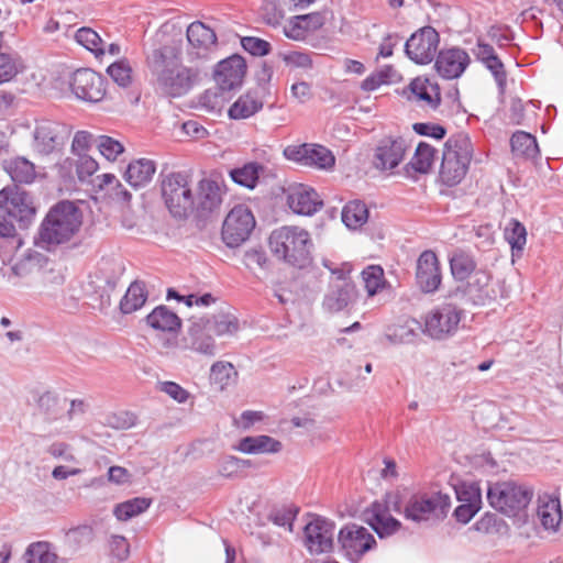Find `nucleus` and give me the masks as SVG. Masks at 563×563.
<instances>
[{"label": "nucleus", "instance_id": "1", "mask_svg": "<svg viewBox=\"0 0 563 563\" xmlns=\"http://www.w3.org/2000/svg\"><path fill=\"white\" fill-rule=\"evenodd\" d=\"M183 43L173 42L148 56V66L156 76L161 89L168 96L185 95L191 87L201 80L203 69L200 64L186 66L183 56Z\"/></svg>", "mask_w": 563, "mask_h": 563}, {"label": "nucleus", "instance_id": "2", "mask_svg": "<svg viewBox=\"0 0 563 563\" xmlns=\"http://www.w3.org/2000/svg\"><path fill=\"white\" fill-rule=\"evenodd\" d=\"M532 497L531 487L511 481L492 483L487 488V499L495 512L516 526L527 521L528 506Z\"/></svg>", "mask_w": 563, "mask_h": 563}, {"label": "nucleus", "instance_id": "3", "mask_svg": "<svg viewBox=\"0 0 563 563\" xmlns=\"http://www.w3.org/2000/svg\"><path fill=\"white\" fill-rule=\"evenodd\" d=\"M81 223L82 213L74 202H58L43 220L38 242L47 249L67 243L79 231Z\"/></svg>", "mask_w": 563, "mask_h": 563}, {"label": "nucleus", "instance_id": "4", "mask_svg": "<svg viewBox=\"0 0 563 563\" xmlns=\"http://www.w3.org/2000/svg\"><path fill=\"white\" fill-rule=\"evenodd\" d=\"M312 241L310 234L299 227H282L272 232V252L291 266L303 268L311 262Z\"/></svg>", "mask_w": 563, "mask_h": 563}, {"label": "nucleus", "instance_id": "5", "mask_svg": "<svg viewBox=\"0 0 563 563\" xmlns=\"http://www.w3.org/2000/svg\"><path fill=\"white\" fill-rule=\"evenodd\" d=\"M161 194L174 218L186 219L195 212V194L188 174L178 172L165 175L161 181Z\"/></svg>", "mask_w": 563, "mask_h": 563}, {"label": "nucleus", "instance_id": "6", "mask_svg": "<svg viewBox=\"0 0 563 563\" xmlns=\"http://www.w3.org/2000/svg\"><path fill=\"white\" fill-rule=\"evenodd\" d=\"M473 155L470 137L457 133L448 139L444 144L440 176L444 184H459L466 175Z\"/></svg>", "mask_w": 563, "mask_h": 563}, {"label": "nucleus", "instance_id": "7", "mask_svg": "<svg viewBox=\"0 0 563 563\" xmlns=\"http://www.w3.org/2000/svg\"><path fill=\"white\" fill-rule=\"evenodd\" d=\"M323 265L330 271V279L322 305L329 312H339L355 299V286L343 268H332L328 261H323Z\"/></svg>", "mask_w": 563, "mask_h": 563}, {"label": "nucleus", "instance_id": "8", "mask_svg": "<svg viewBox=\"0 0 563 563\" xmlns=\"http://www.w3.org/2000/svg\"><path fill=\"white\" fill-rule=\"evenodd\" d=\"M462 316L461 308L451 302H444L426 316L423 331L432 339L444 340L457 331Z\"/></svg>", "mask_w": 563, "mask_h": 563}, {"label": "nucleus", "instance_id": "9", "mask_svg": "<svg viewBox=\"0 0 563 563\" xmlns=\"http://www.w3.org/2000/svg\"><path fill=\"white\" fill-rule=\"evenodd\" d=\"M255 228V218L249 207L238 205L231 209L222 225V240L229 247L244 243Z\"/></svg>", "mask_w": 563, "mask_h": 563}, {"label": "nucleus", "instance_id": "10", "mask_svg": "<svg viewBox=\"0 0 563 563\" xmlns=\"http://www.w3.org/2000/svg\"><path fill=\"white\" fill-rule=\"evenodd\" d=\"M338 544L345 559L357 561L376 545V540L365 527L347 523L338 532Z\"/></svg>", "mask_w": 563, "mask_h": 563}, {"label": "nucleus", "instance_id": "11", "mask_svg": "<svg viewBox=\"0 0 563 563\" xmlns=\"http://www.w3.org/2000/svg\"><path fill=\"white\" fill-rule=\"evenodd\" d=\"M3 262L8 261L1 268L2 277L13 286H20L21 280L32 275H38L42 263L45 261L44 256L37 252H25L18 255V251H12L11 254L2 256Z\"/></svg>", "mask_w": 563, "mask_h": 563}, {"label": "nucleus", "instance_id": "12", "mask_svg": "<svg viewBox=\"0 0 563 563\" xmlns=\"http://www.w3.org/2000/svg\"><path fill=\"white\" fill-rule=\"evenodd\" d=\"M450 497L441 493L413 495L405 507V517L415 522L444 516Z\"/></svg>", "mask_w": 563, "mask_h": 563}, {"label": "nucleus", "instance_id": "13", "mask_svg": "<svg viewBox=\"0 0 563 563\" xmlns=\"http://www.w3.org/2000/svg\"><path fill=\"white\" fill-rule=\"evenodd\" d=\"M69 133V129L62 123L51 120L36 121L32 147L38 155L47 156L64 146Z\"/></svg>", "mask_w": 563, "mask_h": 563}, {"label": "nucleus", "instance_id": "14", "mask_svg": "<svg viewBox=\"0 0 563 563\" xmlns=\"http://www.w3.org/2000/svg\"><path fill=\"white\" fill-rule=\"evenodd\" d=\"M335 523L316 517L303 528V545L312 555L327 554L334 549Z\"/></svg>", "mask_w": 563, "mask_h": 563}, {"label": "nucleus", "instance_id": "15", "mask_svg": "<svg viewBox=\"0 0 563 563\" xmlns=\"http://www.w3.org/2000/svg\"><path fill=\"white\" fill-rule=\"evenodd\" d=\"M186 51L183 56L188 63L206 59L217 45V35L212 29L200 21L192 22L186 32Z\"/></svg>", "mask_w": 563, "mask_h": 563}, {"label": "nucleus", "instance_id": "16", "mask_svg": "<svg viewBox=\"0 0 563 563\" xmlns=\"http://www.w3.org/2000/svg\"><path fill=\"white\" fill-rule=\"evenodd\" d=\"M439 42V33L431 26H424L409 37L406 42L405 51L415 63L428 64L433 60L438 52Z\"/></svg>", "mask_w": 563, "mask_h": 563}, {"label": "nucleus", "instance_id": "17", "mask_svg": "<svg viewBox=\"0 0 563 563\" xmlns=\"http://www.w3.org/2000/svg\"><path fill=\"white\" fill-rule=\"evenodd\" d=\"M0 213L25 225L35 214V208L27 192L16 188H3L0 190Z\"/></svg>", "mask_w": 563, "mask_h": 563}, {"label": "nucleus", "instance_id": "18", "mask_svg": "<svg viewBox=\"0 0 563 563\" xmlns=\"http://www.w3.org/2000/svg\"><path fill=\"white\" fill-rule=\"evenodd\" d=\"M285 156L307 167L331 168L335 158L331 151L319 144L289 145L284 150Z\"/></svg>", "mask_w": 563, "mask_h": 563}, {"label": "nucleus", "instance_id": "19", "mask_svg": "<svg viewBox=\"0 0 563 563\" xmlns=\"http://www.w3.org/2000/svg\"><path fill=\"white\" fill-rule=\"evenodd\" d=\"M210 333L211 330H209L208 320L205 317L192 318L181 339L183 347L207 356H214L217 346Z\"/></svg>", "mask_w": 563, "mask_h": 563}, {"label": "nucleus", "instance_id": "20", "mask_svg": "<svg viewBox=\"0 0 563 563\" xmlns=\"http://www.w3.org/2000/svg\"><path fill=\"white\" fill-rule=\"evenodd\" d=\"M223 184L212 177L202 178L198 183V191L195 195V211L201 218L219 211L224 195Z\"/></svg>", "mask_w": 563, "mask_h": 563}, {"label": "nucleus", "instance_id": "21", "mask_svg": "<svg viewBox=\"0 0 563 563\" xmlns=\"http://www.w3.org/2000/svg\"><path fill=\"white\" fill-rule=\"evenodd\" d=\"M70 87L78 99L98 102L104 93L102 77L89 68L77 69L71 77Z\"/></svg>", "mask_w": 563, "mask_h": 563}, {"label": "nucleus", "instance_id": "22", "mask_svg": "<svg viewBox=\"0 0 563 563\" xmlns=\"http://www.w3.org/2000/svg\"><path fill=\"white\" fill-rule=\"evenodd\" d=\"M364 521L380 537H389L397 532L400 522L390 515L387 500L374 501L364 511Z\"/></svg>", "mask_w": 563, "mask_h": 563}, {"label": "nucleus", "instance_id": "23", "mask_svg": "<svg viewBox=\"0 0 563 563\" xmlns=\"http://www.w3.org/2000/svg\"><path fill=\"white\" fill-rule=\"evenodd\" d=\"M246 65L241 56L233 55L217 66L214 80L221 91H230L241 86Z\"/></svg>", "mask_w": 563, "mask_h": 563}, {"label": "nucleus", "instance_id": "24", "mask_svg": "<svg viewBox=\"0 0 563 563\" xmlns=\"http://www.w3.org/2000/svg\"><path fill=\"white\" fill-rule=\"evenodd\" d=\"M416 278L423 292L435 291L441 284L439 261L434 252L424 251L417 261Z\"/></svg>", "mask_w": 563, "mask_h": 563}, {"label": "nucleus", "instance_id": "25", "mask_svg": "<svg viewBox=\"0 0 563 563\" xmlns=\"http://www.w3.org/2000/svg\"><path fill=\"white\" fill-rule=\"evenodd\" d=\"M287 203L295 213L302 216L316 213L323 205L317 191L302 184L289 189Z\"/></svg>", "mask_w": 563, "mask_h": 563}, {"label": "nucleus", "instance_id": "26", "mask_svg": "<svg viewBox=\"0 0 563 563\" xmlns=\"http://www.w3.org/2000/svg\"><path fill=\"white\" fill-rule=\"evenodd\" d=\"M405 152L404 139H384L376 147L373 164L379 170H391L402 161Z\"/></svg>", "mask_w": 563, "mask_h": 563}, {"label": "nucleus", "instance_id": "27", "mask_svg": "<svg viewBox=\"0 0 563 563\" xmlns=\"http://www.w3.org/2000/svg\"><path fill=\"white\" fill-rule=\"evenodd\" d=\"M470 60L468 54L462 48L443 49L438 55L435 68L443 78L454 79L464 73Z\"/></svg>", "mask_w": 563, "mask_h": 563}, {"label": "nucleus", "instance_id": "28", "mask_svg": "<svg viewBox=\"0 0 563 563\" xmlns=\"http://www.w3.org/2000/svg\"><path fill=\"white\" fill-rule=\"evenodd\" d=\"M537 517L545 530L556 531L563 518L559 497L547 493L539 495Z\"/></svg>", "mask_w": 563, "mask_h": 563}, {"label": "nucleus", "instance_id": "29", "mask_svg": "<svg viewBox=\"0 0 563 563\" xmlns=\"http://www.w3.org/2000/svg\"><path fill=\"white\" fill-rule=\"evenodd\" d=\"M37 408L44 422L49 426H56V430L64 428L65 406L53 393H44L37 399Z\"/></svg>", "mask_w": 563, "mask_h": 563}, {"label": "nucleus", "instance_id": "30", "mask_svg": "<svg viewBox=\"0 0 563 563\" xmlns=\"http://www.w3.org/2000/svg\"><path fill=\"white\" fill-rule=\"evenodd\" d=\"M98 163L89 155L78 153L77 157H67L59 164L64 176L73 177L74 172L80 181H86L98 170Z\"/></svg>", "mask_w": 563, "mask_h": 563}, {"label": "nucleus", "instance_id": "31", "mask_svg": "<svg viewBox=\"0 0 563 563\" xmlns=\"http://www.w3.org/2000/svg\"><path fill=\"white\" fill-rule=\"evenodd\" d=\"M205 318L208 320L209 330L218 336H233L241 329L238 317L229 309Z\"/></svg>", "mask_w": 563, "mask_h": 563}, {"label": "nucleus", "instance_id": "32", "mask_svg": "<svg viewBox=\"0 0 563 563\" xmlns=\"http://www.w3.org/2000/svg\"><path fill=\"white\" fill-rule=\"evenodd\" d=\"M146 323L157 331L177 332L181 327V319L166 306H158L146 317Z\"/></svg>", "mask_w": 563, "mask_h": 563}, {"label": "nucleus", "instance_id": "33", "mask_svg": "<svg viewBox=\"0 0 563 563\" xmlns=\"http://www.w3.org/2000/svg\"><path fill=\"white\" fill-rule=\"evenodd\" d=\"M282 443L268 435L245 437L240 440L236 449L246 454L278 453Z\"/></svg>", "mask_w": 563, "mask_h": 563}, {"label": "nucleus", "instance_id": "34", "mask_svg": "<svg viewBox=\"0 0 563 563\" xmlns=\"http://www.w3.org/2000/svg\"><path fill=\"white\" fill-rule=\"evenodd\" d=\"M155 170L156 167L153 161L140 158L129 164L125 179L132 187H143L152 180Z\"/></svg>", "mask_w": 563, "mask_h": 563}, {"label": "nucleus", "instance_id": "35", "mask_svg": "<svg viewBox=\"0 0 563 563\" xmlns=\"http://www.w3.org/2000/svg\"><path fill=\"white\" fill-rule=\"evenodd\" d=\"M3 168L15 183L31 184L36 177L34 164L24 157L5 159Z\"/></svg>", "mask_w": 563, "mask_h": 563}, {"label": "nucleus", "instance_id": "36", "mask_svg": "<svg viewBox=\"0 0 563 563\" xmlns=\"http://www.w3.org/2000/svg\"><path fill=\"white\" fill-rule=\"evenodd\" d=\"M467 282L465 294L475 305H484L486 300L490 299L492 296L488 291V285L490 280L489 274L484 271H477Z\"/></svg>", "mask_w": 563, "mask_h": 563}, {"label": "nucleus", "instance_id": "37", "mask_svg": "<svg viewBox=\"0 0 563 563\" xmlns=\"http://www.w3.org/2000/svg\"><path fill=\"white\" fill-rule=\"evenodd\" d=\"M456 495L460 500H465L467 503L460 505L455 509L454 516L457 521L466 523L479 510V503H481L479 489L472 485V486H470V490H467V492L461 493V492L456 490Z\"/></svg>", "mask_w": 563, "mask_h": 563}, {"label": "nucleus", "instance_id": "38", "mask_svg": "<svg viewBox=\"0 0 563 563\" xmlns=\"http://www.w3.org/2000/svg\"><path fill=\"white\" fill-rule=\"evenodd\" d=\"M410 90L418 100L424 101L432 109H435L440 103V89L437 84L431 82L428 78H415L410 82Z\"/></svg>", "mask_w": 563, "mask_h": 563}, {"label": "nucleus", "instance_id": "39", "mask_svg": "<svg viewBox=\"0 0 563 563\" xmlns=\"http://www.w3.org/2000/svg\"><path fill=\"white\" fill-rule=\"evenodd\" d=\"M147 300L145 284L140 280L133 282L121 299L120 310L122 313H132L144 306Z\"/></svg>", "mask_w": 563, "mask_h": 563}, {"label": "nucleus", "instance_id": "40", "mask_svg": "<svg viewBox=\"0 0 563 563\" xmlns=\"http://www.w3.org/2000/svg\"><path fill=\"white\" fill-rule=\"evenodd\" d=\"M57 559L55 547L47 541L31 543L23 554L25 563H56Z\"/></svg>", "mask_w": 563, "mask_h": 563}, {"label": "nucleus", "instance_id": "41", "mask_svg": "<svg viewBox=\"0 0 563 563\" xmlns=\"http://www.w3.org/2000/svg\"><path fill=\"white\" fill-rule=\"evenodd\" d=\"M23 245L22 239L16 234L15 228L10 220L0 213V253L2 256L19 251Z\"/></svg>", "mask_w": 563, "mask_h": 563}, {"label": "nucleus", "instance_id": "42", "mask_svg": "<svg viewBox=\"0 0 563 563\" xmlns=\"http://www.w3.org/2000/svg\"><path fill=\"white\" fill-rule=\"evenodd\" d=\"M367 218L368 210L365 203L358 200L350 201L342 210V221L350 229L361 228Z\"/></svg>", "mask_w": 563, "mask_h": 563}, {"label": "nucleus", "instance_id": "43", "mask_svg": "<svg viewBox=\"0 0 563 563\" xmlns=\"http://www.w3.org/2000/svg\"><path fill=\"white\" fill-rule=\"evenodd\" d=\"M263 107L262 101L250 93L241 96L229 109V117L234 120L250 118Z\"/></svg>", "mask_w": 563, "mask_h": 563}, {"label": "nucleus", "instance_id": "44", "mask_svg": "<svg viewBox=\"0 0 563 563\" xmlns=\"http://www.w3.org/2000/svg\"><path fill=\"white\" fill-rule=\"evenodd\" d=\"M152 504V499L145 497H135L121 503L114 508V516L121 521H126L144 512Z\"/></svg>", "mask_w": 563, "mask_h": 563}, {"label": "nucleus", "instance_id": "45", "mask_svg": "<svg viewBox=\"0 0 563 563\" xmlns=\"http://www.w3.org/2000/svg\"><path fill=\"white\" fill-rule=\"evenodd\" d=\"M511 151L517 156L533 157L538 153V144L534 136L523 131H518L510 139Z\"/></svg>", "mask_w": 563, "mask_h": 563}, {"label": "nucleus", "instance_id": "46", "mask_svg": "<svg viewBox=\"0 0 563 563\" xmlns=\"http://www.w3.org/2000/svg\"><path fill=\"white\" fill-rule=\"evenodd\" d=\"M419 329V322L416 320H410L404 324L389 328L387 339L393 344H408L415 341Z\"/></svg>", "mask_w": 563, "mask_h": 563}, {"label": "nucleus", "instance_id": "47", "mask_svg": "<svg viewBox=\"0 0 563 563\" xmlns=\"http://www.w3.org/2000/svg\"><path fill=\"white\" fill-rule=\"evenodd\" d=\"M452 275L457 280H465L476 268L473 257L462 251L455 252L450 258Z\"/></svg>", "mask_w": 563, "mask_h": 563}, {"label": "nucleus", "instance_id": "48", "mask_svg": "<svg viewBox=\"0 0 563 563\" xmlns=\"http://www.w3.org/2000/svg\"><path fill=\"white\" fill-rule=\"evenodd\" d=\"M75 40L86 49L93 53L97 57L106 52V43L99 34L90 27H80L75 34Z\"/></svg>", "mask_w": 563, "mask_h": 563}, {"label": "nucleus", "instance_id": "49", "mask_svg": "<svg viewBox=\"0 0 563 563\" xmlns=\"http://www.w3.org/2000/svg\"><path fill=\"white\" fill-rule=\"evenodd\" d=\"M435 150L428 143L420 142L416 148L415 155L410 161V166L419 173H428L434 163Z\"/></svg>", "mask_w": 563, "mask_h": 563}, {"label": "nucleus", "instance_id": "50", "mask_svg": "<svg viewBox=\"0 0 563 563\" xmlns=\"http://www.w3.org/2000/svg\"><path fill=\"white\" fill-rule=\"evenodd\" d=\"M505 239L510 244L512 254L521 252L527 242V231L518 220L511 219L505 228Z\"/></svg>", "mask_w": 563, "mask_h": 563}, {"label": "nucleus", "instance_id": "51", "mask_svg": "<svg viewBox=\"0 0 563 563\" xmlns=\"http://www.w3.org/2000/svg\"><path fill=\"white\" fill-rule=\"evenodd\" d=\"M95 187L103 190L108 187L111 189V196L118 201L128 202L131 199V194L119 183L112 174H103L95 179Z\"/></svg>", "mask_w": 563, "mask_h": 563}, {"label": "nucleus", "instance_id": "52", "mask_svg": "<svg viewBox=\"0 0 563 563\" xmlns=\"http://www.w3.org/2000/svg\"><path fill=\"white\" fill-rule=\"evenodd\" d=\"M260 170H263L262 165L257 163H249L242 168L232 169L230 175L236 184L247 188H254L258 179Z\"/></svg>", "mask_w": 563, "mask_h": 563}, {"label": "nucleus", "instance_id": "53", "mask_svg": "<svg viewBox=\"0 0 563 563\" xmlns=\"http://www.w3.org/2000/svg\"><path fill=\"white\" fill-rule=\"evenodd\" d=\"M38 278L43 285V291L51 297L57 296V288L65 282L63 272L55 268L43 269L41 267Z\"/></svg>", "mask_w": 563, "mask_h": 563}, {"label": "nucleus", "instance_id": "54", "mask_svg": "<svg viewBox=\"0 0 563 563\" xmlns=\"http://www.w3.org/2000/svg\"><path fill=\"white\" fill-rule=\"evenodd\" d=\"M22 68L23 65L16 56L0 53V84L13 79Z\"/></svg>", "mask_w": 563, "mask_h": 563}, {"label": "nucleus", "instance_id": "55", "mask_svg": "<svg viewBox=\"0 0 563 563\" xmlns=\"http://www.w3.org/2000/svg\"><path fill=\"white\" fill-rule=\"evenodd\" d=\"M312 56L318 55L294 51L283 54L282 58L290 70L300 69L302 71H308L313 66Z\"/></svg>", "mask_w": 563, "mask_h": 563}, {"label": "nucleus", "instance_id": "56", "mask_svg": "<svg viewBox=\"0 0 563 563\" xmlns=\"http://www.w3.org/2000/svg\"><path fill=\"white\" fill-rule=\"evenodd\" d=\"M362 279L368 296H374L384 285V271L380 266H368L362 272Z\"/></svg>", "mask_w": 563, "mask_h": 563}, {"label": "nucleus", "instance_id": "57", "mask_svg": "<svg viewBox=\"0 0 563 563\" xmlns=\"http://www.w3.org/2000/svg\"><path fill=\"white\" fill-rule=\"evenodd\" d=\"M97 147L108 161H115L124 152L123 144L108 135H99L96 140Z\"/></svg>", "mask_w": 563, "mask_h": 563}, {"label": "nucleus", "instance_id": "58", "mask_svg": "<svg viewBox=\"0 0 563 563\" xmlns=\"http://www.w3.org/2000/svg\"><path fill=\"white\" fill-rule=\"evenodd\" d=\"M296 510L291 509L290 507H280L273 509L269 515L268 519L278 527L286 528L289 532L292 531V525L296 517Z\"/></svg>", "mask_w": 563, "mask_h": 563}, {"label": "nucleus", "instance_id": "59", "mask_svg": "<svg viewBox=\"0 0 563 563\" xmlns=\"http://www.w3.org/2000/svg\"><path fill=\"white\" fill-rule=\"evenodd\" d=\"M234 367L231 363L217 362L211 366L210 378L214 384L223 388L228 385L232 375H235Z\"/></svg>", "mask_w": 563, "mask_h": 563}, {"label": "nucleus", "instance_id": "60", "mask_svg": "<svg viewBox=\"0 0 563 563\" xmlns=\"http://www.w3.org/2000/svg\"><path fill=\"white\" fill-rule=\"evenodd\" d=\"M109 76L122 87L131 82V67L125 62L112 63L107 69Z\"/></svg>", "mask_w": 563, "mask_h": 563}, {"label": "nucleus", "instance_id": "61", "mask_svg": "<svg viewBox=\"0 0 563 563\" xmlns=\"http://www.w3.org/2000/svg\"><path fill=\"white\" fill-rule=\"evenodd\" d=\"M244 264L252 271H267L269 261L263 250H250L244 254Z\"/></svg>", "mask_w": 563, "mask_h": 563}, {"label": "nucleus", "instance_id": "62", "mask_svg": "<svg viewBox=\"0 0 563 563\" xmlns=\"http://www.w3.org/2000/svg\"><path fill=\"white\" fill-rule=\"evenodd\" d=\"M243 48L254 56L267 55L271 51V44L262 38L245 36L241 40Z\"/></svg>", "mask_w": 563, "mask_h": 563}, {"label": "nucleus", "instance_id": "63", "mask_svg": "<svg viewBox=\"0 0 563 563\" xmlns=\"http://www.w3.org/2000/svg\"><path fill=\"white\" fill-rule=\"evenodd\" d=\"M477 530H483L486 532L493 531L495 529V532L505 533L508 531V522L504 519H499L497 517V514L489 515L487 514L484 516L477 523H476Z\"/></svg>", "mask_w": 563, "mask_h": 563}, {"label": "nucleus", "instance_id": "64", "mask_svg": "<svg viewBox=\"0 0 563 563\" xmlns=\"http://www.w3.org/2000/svg\"><path fill=\"white\" fill-rule=\"evenodd\" d=\"M485 66L492 71L494 75L497 85L501 91H504L506 86V71L504 69V64L498 58V56L495 54L489 59L484 62Z\"/></svg>", "mask_w": 563, "mask_h": 563}]
</instances>
